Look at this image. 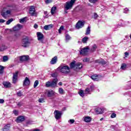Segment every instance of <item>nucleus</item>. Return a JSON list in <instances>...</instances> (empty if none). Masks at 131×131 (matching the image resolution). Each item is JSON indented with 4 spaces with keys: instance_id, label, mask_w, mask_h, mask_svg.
I'll return each instance as SVG.
<instances>
[{
    "instance_id": "nucleus-1",
    "label": "nucleus",
    "mask_w": 131,
    "mask_h": 131,
    "mask_svg": "<svg viewBox=\"0 0 131 131\" xmlns=\"http://www.w3.org/2000/svg\"><path fill=\"white\" fill-rule=\"evenodd\" d=\"M57 69L59 72L63 73V74H69V73H70V68L68 66L59 67Z\"/></svg>"
},
{
    "instance_id": "nucleus-2",
    "label": "nucleus",
    "mask_w": 131,
    "mask_h": 131,
    "mask_svg": "<svg viewBox=\"0 0 131 131\" xmlns=\"http://www.w3.org/2000/svg\"><path fill=\"white\" fill-rule=\"evenodd\" d=\"M74 3H75V0H71L69 2H67L64 5L65 13H67V11H68V10H70L72 9V7H73V5H74Z\"/></svg>"
},
{
    "instance_id": "nucleus-3",
    "label": "nucleus",
    "mask_w": 131,
    "mask_h": 131,
    "mask_svg": "<svg viewBox=\"0 0 131 131\" xmlns=\"http://www.w3.org/2000/svg\"><path fill=\"white\" fill-rule=\"evenodd\" d=\"M58 82V79L54 78L52 82L48 81L46 83V88H56L57 86V83Z\"/></svg>"
},
{
    "instance_id": "nucleus-4",
    "label": "nucleus",
    "mask_w": 131,
    "mask_h": 131,
    "mask_svg": "<svg viewBox=\"0 0 131 131\" xmlns=\"http://www.w3.org/2000/svg\"><path fill=\"white\" fill-rule=\"evenodd\" d=\"M31 42H30V40H29V37H26L24 38L21 40V46L24 48H27L30 46V44Z\"/></svg>"
},
{
    "instance_id": "nucleus-5",
    "label": "nucleus",
    "mask_w": 131,
    "mask_h": 131,
    "mask_svg": "<svg viewBox=\"0 0 131 131\" xmlns=\"http://www.w3.org/2000/svg\"><path fill=\"white\" fill-rule=\"evenodd\" d=\"M18 73H19V72L16 71L13 74L12 83H14V84H16L18 81Z\"/></svg>"
},
{
    "instance_id": "nucleus-6",
    "label": "nucleus",
    "mask_w": 131,
    "mask_h": 131,
    "mask_svg": "<svg viewBox=\"0 0 131 131\" xmlns=\"http://www.w3.org/2000/svg\"><path fill=\"white\" fill-rule=\"evenodd\" d=\"M6 8H4L1 13V15L3 16V17H4V18H7V17H9V15L11 14V10H7L6 12H4Z\"/></svg>"
},
{
    "instance_id": "nucleus-7",
    "label": "nucleus",
    "mask_w": 131,
    "mask_h": 131,
    "mask_svg": "<svg viewBox=\"0 0 131 131\" xmlns=\"http://www.w3.org/2000/svg\"><path fill=\"white\" fill-rule=\"evenodd\" d=\"M54 116H55V119H57V120L60 119L62 116V112L58 110L55 111Z\"/></svg>"
},
{
    "instance_id": "nucleus-8",
    "label": "nucleus",
    "mask_w": 131,
    "mask_h": 131,
    "mask_svg": "<svg viewBox=\"0 0 131 131\" xmlns=\"http://www.w3.org/2000/svg\"><path fill=\"white\" fill-rule=\"evenodd\" d=\"M84 21L79 20L76 25V29H80V28H82L83 26H84Z\"/></svg>"
},
{
    "instance_id": "nucleus-9",
    "label": "nucleus",
    "mask_w": 131,
    "mask_h": 131,
    "mask_svg": "<svg viewBox=\"0 0 131 131\" xmlns=\"http://www.w3.org/2000/svg\"><path fill=\"white\" fill-rule=\"evenodd\" d=\"M37 37L38 40L41 41V42H43V34L41 32H37Z\"/></svg>"
},
{
    "instance_id": "nucleus-10",
    "label": "nucleus",
    "mask_w": 131,
    "mask_h": 131,
    "mask_svg": "<svg viewBox=\"0 0 131 131\" xmlns=\"http://www.w3.org/2000/svg\"><path fill=\"white\" fill-rule=\"evenodd\" d=\"M88 52H89V48L85 47L81 50L80 54V55H82V56H85L88 54Z\"/></svg>"
},
{
    "instance_id": "nucleus-11",
    "label": "nucleus",
    "mask_w": 131,
    "mask_h": 131,
    "mask_svg": "<svg viewBox=\"0 0 131 131\" xmlns=\"http://www.w3.org/2000/svg\"><path fill=\"white\" fill-rule=\"evenodd\" d=\"M19 60L22 62H24L25 61H28V60H29V56L23 55V56H20Z\"/></svg>"
},
{
    "instance_id": "nucleus-12",
    "label": "nucleus",
    "mask_w": 131,
    "mask_h": 131,
    "mask_svg": "<svg viewBox=\"0 0 131 131\" xmlns=\"http://www.w3.org/2000/svg\"><path fill=\"white\" fill-rule=\"evenodd\" d=\"M29 84H30V80L28 77H26L25 79V80L24 81L23 86H26L27 85H29Z\"/></svg>"
},
{
    "instance_id": "nucleus-13",
    "label": "nucleus",
    "mask_w": 131,
    "mask_h": 131,
    "mask_svg": "<svg viewBox=\"0 0 131 131\" xmlns=\"http://www.w3.org/2000/svg\"><path fill=\"white\" fill-rule=\"evenodd\" d=\"M95 89L94 85H92L90 88H86L85 90V94H91V92H93Z\"/></svg>"
},
{
    "instance_id": "nucleus-14",
    "label": "nucleus",
    "mask_w": 131,
    "mask_h": 131,
    "mask_svg": "<svg viewBox=\"0 0 131 131\" xmlns=\"http://www.w3.org/2000/svg\"><path fill=\"white\" fill-rule=\"evenodd\" d=\"M35 13V8L34 6H31L29 10V14H30L31 16H33Z\"/></svg>"
},
{
    "instance_id": "nucleus-15",
    "label": "nucleus",
    "mask_w": 131,
    "mask_h": 131,
    "mask_svg": "<svg viewBox=\"0 0 131 131\" xmlns=\"http://www.w3.org/2000/svg\"><path fill=\"white\" fill-rule=\"evenodd\" d=\"M56 92L53 90H49L47 93V96L49 98L51 97H53V96H55Z\"/></svg>"
},
{
    "instance_id": "nucleus-16",
    "label": "nucleus",
    "mask_w": 131,
    "mask_h": 131,
    "mask_svg": "<svg viewBox=\"0 0 131 131\" xmlns=\"http://www.w3.org/2000/svg\"><path fill=\"white\" fill-rule=\"evenodd\" d=\"M3 84L7 89L12 87V84H11V83L9 82L4 81L3 82Z\"/></svg>"
},
{
    "instance_id": "nucleus-17",
    "label": "nucleus",
    "mask_w": 131,
    "mask_h": 131,
    "mask_svg": "<svg viewBox=\"0 0 131 131\" xmlns=\"http://www.w3.org/2000/svg\"><path fill=\"white\" fill-rule=\"evenodd\" d=\"M58 60V58L57 56H54L51 60L50 64L52 65H54V64H56L57 63V61Z\"/></svg>"
},
{
    "instance_id": "nucleus-18",
    "label": "nucleus",
    "mask_w": 131,
    "mask_h": 131,
    "mask_svg": "<svg viewBox=\"0 0 131 131\" xmlns=\"http://www.w3.org/2000/svg\"><path fill=\"white\" fill-rule=\"evenodd\" d=\"M97 114H102L104 112V108L98 107L95 110Z\"/></svg>"
},
{
    "instance_id": "nucleus-19",
    "label": "nucleus",
    "mask_w": 131,
    "mask_h": 131,
    "mask_svg": "<svg viewBox=\"0 0 131 131\" xmlns=\"http://www.w3.org/2000/svg\"><path fill=\"white\" fill-rule=\"evenodd\" d=\"M21 28H22V25H21L20 24H17L16 26L14 27L13 30L14 31H17V30H20Z\"/></svg>"
},
{
    "instance_id": "nucleus-20",
    "label": "nucleus",
    "mask_w": 131,
    "mask_h": 131,
    "mask_svg": "<svg viewBox=\"0 0 131 131\" xmlns=\"http://www.w3.org/2000/svg\"><path fill=\"white\" fill-rule=\"evenodd\" d=\"M25 120V118H24V116H20L17 117L16 119V121L17 122H21V121H24Z\"/></svg>"
},
{
    "instance_id": "nucleus-21",
    "label": "nucleus",
    "mask_w": 131,
    "mask_h": 131,
    "mask_svg": "<svg viewBox=\"0 0 131 131\" xmlns=\"http://www.w3.org/2000/svg\"><path fill=\"white\" fill-rule=\"evenodd\" d=\"M45 30H50L51 28H53V25H46L43 27Z\"/></svg>"
},
{
    "instance_id": "nucleus-22",
    "label": "nucleus",
    "mask_w": 131,
    "mask_h": 131,
    "mask_svg": "<svg viewBox=\"0 0 131 131\" xmlns=\"http://www.w3.org/2000/svg\"><path fill=\"white\" fill-rule=\"evenodd\" d=\"M20 36V33L18 32L16 33L13 36H12V40H16L18 37Z\"/></svg>"
},
{
    "instance_id": "nucleus-23",
    "label": "nucleus",
    "mask_w": 131,
    "mask_h": 131,
    "mask_svg": "<svg viewBox=\"0 0 131 131\" xmlns=\"http://www.w3.org/2000/svg\"><path fill=\"white\" fill-rule=\"evenodd\" d=\"M11 126H10V124H7L4 126L3 131H10V128Z\"/></svg>"
},
{
    "instance_id": "nucleus-24",
    "label": "nucleus",
    "mask_w": 131,
    "mask_h": 131,
    "mask_svg": "<svg viewBox=\"0 0 131 131\" xmlns=\"http://www.w3.org/2000/svg\"><path fill=\"white\" fill-rule=\"evenodd\" d=\"M79 95L80 96V97H82V98H83L84 97L85 94V92L84 93V91L83 90H80L78 92Z\"/></svg>"
},
{
    "instance_id": "nucleus-25",
    "label": "nucleus",
    "mask_w": 131,
    "mask_h": 131,
    "mask_svg": "<svg viewBox=\"0 0 131 131\" xmlns=\"http://www.w3.org/2000/svg\"><path fill=\"white\" fill-rule=\"evenodd\" d=\"M84 121H85V122H91V121H92V118L90 117H85L84 118Z\"/></svg>"
},
{
    "instance_id": "nucleus-26",
    "label": "nucleus",
    "mask_w": 131,
    "mask_h": 131,
    "mask_svg": "<svg viewBox=\"0 0 131 131\" xmlns=\"http://www.w3.org/2000/svg\"><path fill=\"white\" fill-rule=\"evenodd\" d=\"M76 67V64H75V62H72L70 64V69H73V68Z\"/></svg>"
},
{
    "instance_id": "nucleus-27",
    "label": "nucleus",
    "mask_w": 131,
    "mask_h": 131,
    "mask_svg": "<svg viewBox=\"0 0 131 131\" xmlns=\"http://www.w3.org/2000/svg\"><path fill=\"white\" fill-rule=\"evenodd\" d=\"M98 78L99 77L97 75H93L91 76L92 79H93V80H95L96 81H97Z\"/></svg>"
},
{
    "instance_id": "nucleus-28",
    "label": "nucleus",
    "mask_w": 131,
    "mask_h": 131,
    "mask_svg": "<svg viewBox=\"0 0 131 131\" xmlns=\"http://www.w3.org/2000/svg\"><path fill=\"white\" fill-rule=\"evenodd\" d=\"M91 33V27L88 26V27L86 29L85 35H89Z\"/></svg>"
},
{
    "instance_id": "nucleus-29",
    "label": "nucleus",
    "mask_w": 131,
    "mask_h": 131,
    "mask_svg": "<svg viewBox=\"0 0 131 131\" xmlns=\"http://www.w3.org/2000/svg\"><path fill=\"white\" fill-rule=\"evenodd\" d=\"M6 49H7V47H6L5 45L0 46V52H4Z\"/></svg>"
},
{
    "instance_id": "nucleus-30",
    "label": "nucleus",
    "mask_w": 131,
    "mask_h": 131,
    "mask_svg": "<svg viewBox=\"0 0 131 131\" xmlns=\"http://www.w3.org/2000/svg\"><path fill=\"white\" fill-rule=\"evenodd\" d=\"M76 69H81V68H82V64L80 63H76Z\"/></svg>"
},
{
    "instance_id": "nucleus-31",
    "label": "nucleus",
    "mask_w": 131,
    "mask_h": 131,
    "mask_svg": "<svg viewBox=\"0 0 131 131\" xmlns=\"http://www.w3.org/2000/svg\"><path fill=\"white\" fill-rule=\"evenodd\" d=\"M76 69H81V68H82V64L80 63H76Z\"/></svg>"
},
{
    "instance_id": "nucleus-32",
    "label": "nucleus",
    "mask_w": 131,
    "mask_h": 131,
    "mask_svg": "<svg viewBox=\"0 0 131 131\" xmlns=\"http://www.w3.org/2000/svg\"><path fill=\"white\" fill-rule=\"evenodd\" d=\"M57 10V7H53L51 8V14L53 15V14H55L56 13V11Z\"/></svg>"
},
{
    "instance_id": "nucleus-33",
    "label": "nucleus",
    "mask_w": 131,
    "mask_h": 131,
    "mask_svg": "<svg viewBox=\"0 0 131 131\" xmlns=\"http://www.w3.org/2000/svg\"><path fill=\"white\" fill-rule=\"evenodd\" d=\"M121 69H122V70H126V64L122 63L121 66Z\"/></svg>"
},
{
    "instance_id": "nucleus-34",
    "label": "nucleus",
    "mask_w": 131,
    "mask_h": 131,
    "mask_svg": "<svg viewBox=\"0 0 131 131\" xmlns=\"http://www.w3.org/2000/svg\"><path fill=\"white\" fill-rule=\"evenodd\" d=\"M88 40H89V38L88 37H84L82 39L83 43H86V41H88Z\"/></svg>"
},
{
    "instance_id": "nucleus-35",
    "label": "nucleus",
    "mask_w": 131,
    "mask_h": 131,
    "mask_svg": "<svg viewBox=\"0 0 131 131\" xmlns=\"http://www.w3.org/2000/svg\"><path fill=\"white\" fill-rule=\"evenodd\" d=\"M58 92L60 95H64V90H63L62 88H59Z\"/></svg>"
},
{
    "instance_id": "nucleus-36",
    "label": "nucleus",
    "mask_w": 131,
    "mask_h": 131,
    "mask_svg": "<svg viewBox=\"0 0 131 131\" xmlns=\"http://www.w3.org/2000/svg\"><path fill=\"white\" fill-rule=\"evenodd\" d=\"M71 39V37L68 34L66 35V41H68V40H70Z\"/></svg>"
},
{
    "instance_id": "nucleus-37",
    "label": "nucleus",
    "mask_w": 131,
    "mask_h": 131,
    "mask_svg": "<svg viewBox=\"0 0 131 131\" xmlns=\"http://www.w3.org/2000/svg\"><path fill=\"white\" fill-rule=\"evenodd\" d=\"M13 21H14V19H13V18H11V19L8 20L6 22L7 25H9V24H11V22H13Z\"/></svg>"
},
{
    "instance_id": "nucleus-38",
    "label": "nucleus",
    "mask_w": 131,
    "mask_h": 131,
    "mask_svg": "<svg viewBox=\"0 0 131 131\" xmlns=\"http://www.w3.org/2000/svg\"><path fill=\"white\" fill-rule=\"evenodd\" d=\"M9 60V58L7 56H3V62H7Z\"/></svg>"
},
{
    "instance_id": "nucleus-39",
    "label": "nucleus",
    "mask_w": 131,
    "mask_h": 131,
    "mask_svg": "<svg viewBox=\"0 0 131 131\" xmlns=\"http://www.w3.org/2000/svg\"><path fill=\"white\" fill-rule=\"evenodd\" d=\"M17 97H22V96H23V94H22V92H21V91H18L17 93Z\"/></svg>"
},
{
    "instance_id": "nucleus-40",
    "label": "nucleus",
    "mask_w": 131,
    "mask_h": 131,
    "mask_svg": "<svg viewBox=\"0 0 131 131\" xmlns=\"http://www.w3.org/2000/svg\"><path fill=\"white\" fill-rule=\"evenodd\" d=\"M96 49H97V45H94L93 46H92V52H94V51H96Z\"/></svg>"
},
{
    "instance_id": "nucleus-41",
    "label": "nucleus",
    "mask_w": 131,
    "mask_h": 131,
    "mask_svg": "<svg viewBox=\"0 0 131 131\" xmlns=\"http://www.w3.org/2000/svg\"><path fill=\"white\" fill-rule=\"evenodd\" d=\"M26 21V17H24L23 18H21L20 19V23H24Z\"/></svg>"
},
{
    "instance_id": "nucleus-42",
    "label": "nucleus",
    "mask_w": 131,
    "mask_h": 131,
    "mask_svg": "<svg viewBox=\"0 0 131 131\" xmlns=\"http://www.w3.org/2000/svg\"><path fill=\"white\" fill-rule=\"evenodd\" d=\"M4 73V67L0 66V74Z\"/></svg>"
},
{
    "instance_id": "nucleus-43",
    "label": "nucleus",
    "mask_w": 131,
    "mask_h": 131,
    "mask_svg": "<svg viewBox=\"0 0 131 131\" xmlns=\"http://www.w3.org/2000/svg\"><path fill=\"white\" fill-rule=\"evenodd\" d=\"M38 85V80H36L34 83V88H36Z\"/></svg>"
},
{
    "instance_id": "nucleus-44",
    "label": "nucleus",
    "mask_w": 131,
    "mask_h": 131,
    "mask_svg": "<svg viewBox=\"0 0 131 131\" xmlns=\"http://www.w3.org/2000/svg\"><path fill=\"white\" fill-rule=\"evenodd\" d=\"M38 101L39 103H45V99L43 98H39Z\"/></svg>"
},
{
    "instance_id": "nucleus-45",
    "label": "nucleus",
    "mask_w": 131,
    "mask_h": 131,
    "mask_svg": "<svg viewBox=\"0 0 131 131\" xmlns=\"http://www.w3.org/2000/svg\"><path fill=\"white\" fill-rule=\"evenodd\" d=\"M64 29V26H61L58 30L59 33H61V31Z\"/></svg>"
},
{
    "instance_id": "nucleus-46",
    "label": "nucleus",
    "mask_w": 131,
    "mask_h": 131,
    "mask_svg": "<svg viewBox=\"0 0 131 131\" xmlns=\"http://www.w3.org/2000/svg\"><path fill=\"white\" fill-rule=\"evenodd\" d=\"M91 4H95V3H97L98 2V0H89Z\"/></svg>"
},
{
    "instance_id": "nucleus-47",
    "label": "nucleus",
    "mask_w": 131,
    "mask_h": 131,
    "mask_svg": "<svg viewBox=\"0 0 131 131\" xmlns=\"http://www.w3.org/2000/svg\"><path fill=\"white\" fill-rule=\"evenodd\" d=\"M111 118H115V117H116V114H115V113H113V114L111 115Z\"/></svg>"
},
{
    "instance_id": "nucleus-48",
    "label": "nucleus",
    "mask_w": 131,
    "mask_h": 131,
    "mask_svg": "<svg viewBox=\"0 0 131 131\" xmlns=\"http://www.w3.org/2000/svg\"><path fill=\"white\" fill-rule=\"evenodd\" d=\"M100 64H102V65H105V64H106V62L104 61V59H101V60H100Z\"/></svg>"
},
{
    "instance_id": "nucleus-49",
    "label": "nucleus",
    "mask_w": 131,
    "mask_h": 131,
    "mask_svg": "<svg viewBox=\"0 0 131 131\" xmlns=\"http://www.w3.org/2000/svg\"><path fill=\"white\" fill-rule=\"evenodd\" d=\"M83 61L84 62H89L90 61V58H84Z\"/></svg>"
},
{
    "instance_id": "nucleus-50",
    "label": "nucleus",
    "mask_w": 131,
    "mask_h": 131,
    "mask_svg": "<svg viewBox=\"0 0 131 131\" xmlns=\"http://www.w3.org/2000/svg\"><path fill=\"white\" fill-rule=\"evenodd\" d=\"M124 13L125 14H127L128 13V9L127 8H125L124 10Z\"/></svg>"
},
{
    "instance_id": "nucleus-51",
    "label": "nucleus",
    "mask_w": 131,
    "mask_h": 131,
    "mask_svg": "<svg viewBox=\"0 0 131 131\" xmlns=\"http://www.w3.org/2000/svg\"><path fill=\"white\" fill-rule=\"evenodd\" d=\"M23 104V103L21 102H18L17 105L18 106V107H21V106H22V105Z\"/></svg>"
},
{
    "instance_id": "nucleus-52",
    "label": "nucleus",
    "mask_w": 131,
    "mask_h": 131,
    "mask_svg": "<svg viewBox=\"0 0 131 131\" xmlns=\"http://www.w3.org/2000/svg\"><path fill=\"white\" fill-rule=\"evenodd\" d=\"M44 14L46 15L45 16H44L45 18H48L49 16H48V12L45 11Z\"/></svg>"
},
{
    "instance_id": "nucleus-53",
    "label": "nucleus",
    "mask_w": 131,
    "mask_h": 131,
    "mask_svg": "<svg viewBox=\"0 0 131 131\" xmlns=\"http://www.w3.org/2000/svg\"><path fill=\"white\" fill-rule=\"evenodd\" d=\"M75 122V121L74 119L70 120V123H71V124H72V123H74Z\"/></svg>"
},
{
    "instance_id": "nucleus-54",
    "label": "nucleus",
    "mask_w": 131,
    "mask_h": 131,
    "mask_svg": "<svg viewBox=\"0 0 131 131\" xmlns=\"http://www.w3.org/2000/svg\"><path fill=\"white\" fill-rule=\"evenodd\" d=\"M51 76L52 77H57V74L56 73H53L51 74Z\"/></svg>"
},
{
    "instance_id": "nucleus-55",
    "label": "nucleus",
    "mask_w": 131,
    "mask_h": 131,
    "mask_svg": "<svg viewBox=\"0 0 131 131\" xmlns=\"http://www.w3.org/2000/svg\"><path fill=\"white\" fill-rule=\"evenodd\" d=\"M45 2L46 4H50L52 3V0H46Z\"/></svg>"
},
{
    "instance_id": "nucleus-56",
    "label": "nucleus",
    "mask_w": 131,
    "mask_h": 131,
    "mask_svg": "<svg viewBox=\"0 0 131 131\" xmlns=\"http://www.w3.org/2000/svg\"><path fill=\"white\" fill-rule=\"evenodd\" d=\"M5 103V100L0 99V104H4Z\"/></svg>"
},
{
    "instance_id": "nucleus-57",
    "label": "nucleus",
    "mask_w": 131,
    "mask_h": 131,
    "mask_svg": "<svg viewBox=\"0 0 131 131\" xmlns=\"http://www.w3.org/2000/svg\"><path fill=\"white\" fill-rule=\"evenodd\" d=\"M98 17V14L96 13H94V19H97Z\"/></svg>"
},
{
    "instance_id": "nucleus-58",
    "label": "nucleus",
    "mask_w": 131,
    "mask_h": 131,
    "mask_svg": "<svg viewBox=\"0 0 131 131\" xmlns=\"http://www.w3.org/2000/svg\"><path fill=\"white\" fill-rule=\"evenodd\" d=\"M34 28H35V29H37V28H38V25H37V24H35L34 25Z\"/></svg>"
},
{
    "instance_id": "nucleus-59",
    "label": "nucleus",
    "mask_w": 131,
    "mask_h": 131,
    "mask_svg": "<svg viewBox=\"0 0 131 131\" xmlns=\"http://www.w3.org/2000/svg\"><path fill=\"white\" fill-rule=\"evenodd\" d=\"M5 22H6L5 19H0V23H5Z\"/></svg>"
},
{
    "instance_id": "nucleus-60",
    "label": "nucleus",
    "mask_w": 131,
    "mask_h": 131,
    "mask_svg": "<svg viewBox=\"0 0 131 131\" xmlns=\"http://www.w3.org/2000/svg\"><path fill=\"white\" fill-rule=\"evenodd\" d=\"M13 113L15 115H18V111H16V110H14L13 111Z\"/></svg>"
},
{
    "instance_id": "nucleus-61",
    "label": "nucleus",
    "mask_w": 131,
    "mask_h": 131,
    "mask_svg": "<svg viewBox=\"0 0 131 131\" xmlns=\"http://www.w3.org/2000/svg\"><path fill=\"white\" fill-rule=\"evenodd\" d=\"M101 60L98 59L95 60V63H98L99 64H100Z\"/></svg>"
},
{
    "instance_id": "nucleus-62",
    "label": "nucleus",
    "mask_w": 131,
    "mask_h": 131,
    "mask_svg": "<svg viewBox=\"0 0 131 131\" xmlns=\"http://www.w3.org/2000/svg\"><path fill=\"white\" fill-rule=\"evenodd\" d=\"M128 55H129V53H128V52H125V58H126L128 56Z\"/></svg>"
},
{
    "instance_id": "nucleus-63",
    "label": "nucleus",
    "mask_w": 131,
    "mask_h": 131,
    "mask_svg": "<svg viewBox=\"0 0 131 131\" xmlns=\"http://www.w3.org/2000/svg\"><path fill=\"white\" fill-rule=\"evenodd\" d=\"M58 84H59V85H63V83H62V82H59L58 83Z\"/></svg>"
},
{
    "instance_id": "nucleus-64",
    "label": "nucleus",
    "mask_w": 131,
    "mask_h": 131,
    "mask_svg": "<svg viewBox=\"0 0 131 131\" xmlns=\"http://www.w3.org/2000/svg\"><path fill=\"white\" fill-rule=\"evenodd\" d=\"M104 119V118H101L100 119V121H102V120H103Z\"/></svg>"
}]
</instances>
